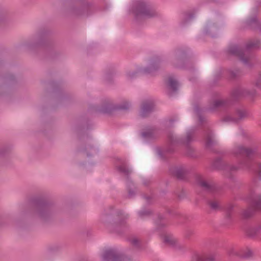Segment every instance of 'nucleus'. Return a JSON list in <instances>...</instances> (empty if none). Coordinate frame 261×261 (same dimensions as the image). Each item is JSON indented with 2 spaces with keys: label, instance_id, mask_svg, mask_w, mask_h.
I'll return each mask as SVG.
<instances>
[{
  "label": "nucleus",
  "instance_id": "f257e3e1",
  "mask_svg": "<svg viewBox=\"0 0 261 261\" xmlns=\"http://www.w3.org/2000/svg\"><path fill=\"white\" fill-rule=\"evenodd\" d=\"M256 148L247 147L242 145H236L232 149V153L236 156H240L244 158L240 164V166L225 164L224 171L233 172L240 168H246L254 173L261 179V163L253 160L257 154Z\"/></svg>",
  "mask_w": 261,
  "mask_h": 261
},
{
  "label": "nucleus",
  "instance_id": "f03ea898",
  "mask_svg": "<svg viewBox=\"0 0 261 261\" xmlns=\"http://www.w3.org/2000/svg\"><path fill=\"white\" fill-rule=\"evenodd\" d=\"M196 138L195 130L190 129L187 132L185 138H179L174 136L173 133H169L168 138L169 146L164 151V153H172L174 152V146L183 145L186 147V153L188 156L193 157L194 156V149L190 146V144L194 142Z\"/></svg>",
  "mask_w": 261,
  "mask_h": 261
},
{
  "label": "nucleus",
  "instance_id": "7ed1b4c3",
  "mask_svg": "<svg viewBox=\"0 0 261 261\" xmlns=\"http://www.w3.org/2000/svg\"><path fill=\"white\" fill-rule=\"evenodd\" d=\"M260 48V41L256 39L248 41L246 44L245 49H243L237 45H231L228 48V53L238 57L245 66L251 68L254 66V63L251 62V56L249 54V50L252 48Z\"/></svg>",
  "mask_w": 261,
  "mask_h": 261
},
{
  "label": "nucleus",
  "instance_id": "20e7f679",
  "mask_svg": "<svg viewBox=\"0 0 261 261\" xmlns=\"http://www.w3.org/2000/svg\"><path fill=\"white\" fill-rule=\"evenodd\" d=\"M113 208V206H110L109 210H105L101 218L102 222L105 223L111 218L113 221L112 227L116 229L125 226L127 216L124 214V212L121 210H117L114 212L112 211Z\"/></svg>",
  "mask_w": 261,
  "mask_h": 261
},
{
  "label": "nucleus",
  "instance_id": "39448f33",
  "mask_svg": "<svg viewBox=\"0 0 261 261\" xmlns=\"http://www.w3.org/2000/svg\"><path fill=\"white\" fill-rule=\"evenodd\" d=\"M33 202L35 206L37 215L41 221L46 222L51 218L53 212L50 204L42 198L34 199Z\"/></svg>",
  "mask_w": 261,
  "mask_h": 261
},
{
  "label": "nucleus",
  "instance_id": "423d86ee",
  "mask_svg": "<svg viewBox=\"0 0 261 261\" xmlns=\"http://www.w3.org/2000/svg\"><path fill=\"white\" fill-rule=\"evenodd\" d=\"M231 101L229 99H220L215 100L210 103L207 108L202 109H201L198 104L194 105V112L198 117L199 121L200 123H202L205 121L204 117L202 115V113L205 111H214L219 108H225L230 106Z\"/></svg>",
  "mask_w": 261,
  "mask_h": 261
},
{
  "label": "nucleus",
  "instance_id": "0eeeda50",
  "mask_svg": "<svg viewBox=\"0 0 261 261\" xmlns=\"http://www.w3.org/2000/svg\"><path fill=\"white\" fill-rule=\"evenodd\" d=\"M161 59L159 56H155L150 60V65L144 68H140L137 71L129 72L127 76L129 79H133L138 75L145 74L153 75L160 68Z\"/></svg>",
  "mask_w": 261,
  "mask_h": 261
},
{
  "label": "nucleus",
  "instance_id": "6e6552de",
  "mask_svg": "<svg viewBox=\"0 0 261 261\" xmlns=\"http://www.w3.org/2000/svg\"><path fill=\"white\" fill-rule=\"evenodd\" d=\"M133 10L137 17L151 18L157 16V13L150 5L142 1H137L134 3Z\"/></svg>",
  "mask_w": 261,
  "mask_h": 261
},
{
  "label": "nucleus",
  "instance_id": "1a4fd4ad",
  "mask_svg": "<svg viewBox=\"0 0 261 261\" xmlns=\"http://www.w3.org/2000/svg\"><path fill=\"white\" fill-rule=\"evenodd\" d=\"M130 104L127 101H124L121 104L114 105L110 100H105L102 104L99 112L110 114L115 111H126L130 107Z\"/></svg>",
  "mask_w": 261,
  "mask_h": 261
},
{
  "label": "nucleus",
  "instance_id": "9d476101",
  "mask_svg": "<svg viewBox=\"0 0 261 261\" xmlns=\"http://www.w3.org/2000/svg\"><path fill=\"white\" fill-rule=\"evenodd\" d=\"M195 179L198 186L206 192L216 193L220 190V188L214 181L206 179L200 175H196Z\"/></svg>",
  "mask_w": 261,
  "mask_h": 261
},
{
  "label": "nucleus",
  "instance_id": "9b49d317",
  "mask_svg": "<svg viewBox=\"0 0 261 261\" xmlns=\"http://www.w3.org/2000/svg\"><path fill=\"white\" fill-rule=\"evenodd\" d=\"M102 258L104 261H131L130 257H128L121 253L116 249H109L104 251L102 254Z\"/></svg>",
  "mask_w": 261,
  "mask_h": 261
},
{
  "label": "nucleus",
  "instance_id": "f8f14e48",
  "mask_svg": "<svg viewBox=\"0 0 261 261\" xmlns=\"http://www.w3.org/2000/svg\"><path fill=\"white\" fill-rule=\"evenodd\" d=\"M255 95V90H248L242 85L234 87L230 93L231 98L235 101L247 96L253 97Z\"/></svg>",
  "mask_w": 261,
  "mask_h": 261
},
{
  "label": "nucleus",
  "instance_id": "ddd939ff",
  "mask_svg": "<svg viewBox=\"0 0 261 261\" xmlns=\"http://www.w3.org/2000/svg\"><path fill=\"white\" fill-rule=\"evenodd\" d=\"M88 7L86 6H80L77 4H70L65 9L66 15L72 17H79L85 15Z\"/></svg>",
  "mask_w": 261,
  "mask_h": 261
},
{
  "label": "nucleus",
  "instance_id": "4468645a",
  "mask_svg": "<svg viewBox=\"0 0 261 261\" xmlns=\"http://www.w3.org/2000/svg\"><path fill=\"white\" fill-rule=\"evenodd\" d=\"M256 210L261 211V194L257 195L254 198L252 206H249L242 211V217L245 219L251 218L254 215Z\"/></svg>",
  "mask_w": 261,
  "mask_h": 261
},
{
  "label": "nucleus",
  "instance_id": "2eb2a0df",
  "mask_svg": "<svg viewBox=\"0 0 261 261\" xmlns=\"http://www.w3.org/2000/svg\"><path fill=\"white\" fill-rule=\"evenodd\" d=\"M249 113L246 109L244 108H237L236 110L234 116L226 115L223 118V121L225 122H232L237 123L240 121L248 117Z\"/></svg>",
  "mask_w": 261,
  "mask_h": 261
},
{
  "label": "nucleus",
  "instance_id": "dca6fc26",
  "mask_svg": "<svg viewBox=\"0 0 261 261\" xmlns=\"http://www.w3.org/2000/svg\"><path fill=\"white\" fill-rule=\"evenodd\" d=\"M170 171L177 179L185 180L188 179L191 169L185 165H179L170 168Z\"/></svg>",
  "mask_w": 261,
  "mask_h": 261
},
{
  "label": "nucleus",
  "instance_id": "f3484780",
  "mask_svg": "<svg viewBox=\"0 0 261 261\" xmlns=\"http://www.w3.org/2000/svg\"><path fill=\"white\" fill-rule=\"evenodd\" d=\"M154 103L153 100H147L143 102L140 112V116L142 118L147 117L154 109Z\"/></svg>",
  "mask_w": 261,
  "mask_h": 261
},
{
  "label": "nucleus",
  "instance_id": "a211bd4d",
  "mask_svg": "<svg viewBox=\"0 0 261 261\" xmlns=\"http://www.w3.org/2000/svg\"><path fill=\"white\" fill-rule=\"evenodd\" d=\"M186 57V51L181 48H178L175 51L174 59L172 62V65L176 67H179L181 66V64Z\"/></svg>",
  "mask_w": 261,
  "mask_h": 261
},
{
  "label": "nucleus",
  "instance_id": "6ab92c4d",
  "mask_svg": "<svg viewBox=\"0 0 261 261\" xmlns=\"http://www.w3.org/2000/svg\"><path fill=\"white\" fill-rule=\"evenodd\" d=\"M204 134L205 147L207 149H212L217 144V141L214 139V134L209 128L205 130Z\"/></svg>",
  "mask_w": 261,
  "mask_h": 261
},
{
  "label": "nucleus",
  "instance_id": "aec40b11",
  "mask_svg": "<svg viewBox=\"0 0 261 261\" xmlns=\"http://www.w3.org/2000/svg\"><path fill=\"white\" fill-rule=\"evenodd\" d=\"M141 136L147 140L153 139L156 137V130L154 127L147 128L141 133Z\"/></svg>",
  "mask_w": 261,
  "mask_h": 261
},
{
  "label": "nucleus",
  "instance_id": "412c9836",
  "mask_svg": "<svg viewBox=\"0 0 261 261\" xmlns=\"http://www.w3.org/2000/svg\"><path fill=\"white\" fill-rule=\"evenodd\" d=\"M246 24L250 29L261 31V23L258 21L256 16L248 19Z\"/></svg>",
  "mask_w": 261,
  "mask_h": 261
},
{
  "label": "nucleus",
  "instance_id": "4be33fe9",
  "mask_svg": "<svg viewBox=\"0 0 261 261\" xmlns=\"http://www.w3.org/2000/svg\"><path fill=\"white\" fill-rule=\"evenodd\" d=\"M261 227L257 226L255 227H250L246 230L247 236L250 238H254L260 232Z\"/></svg>",
  "mask_w": 261,
  "mask_h": 261
},
{
  "label": "nucleus",
  "instance_id": "5701e85b",
  "mask_svg": "<svg viewBox=\"0 0 261 261\" xmlns=\"http://www.w3.org/2000/svg\"><path fill=\"white\" fill-rule=\"evenodd\" d=\"M206 204L212 211H217L221 210L220 202L216 199H208Z\"/></svg>",
  "mask_w": 261,
  "mask_h": 261
},
{
  "label": "nucleus",
  "instance_id": "b1692460",
  "mask_svg": "<svg viewBox=\"0 0 261 261\" xmlns=\"http://www.w3.org/2000/svg\"><path fill=\"white\" fill-rule=\"evenodd\" d=\"M225 164L226 163L223 162L221 158H217L212 163V167L214 169L223 170Z\"/></svg>",
  "mask_w": 261,
  "mask_h": 261
},
{
  "label": "nucleus",
  "instance_id": "393cba45",
  "mask_svg": "<svg viewBox=\"0 0 261 261\" xmlns=\"http://www.w3.org/2000/svg\"><path fill=\"white\" fill-rule=\"evenodd\" d=\"M155 223L157 228L159 229L166 227L167 225V222L164 217L161 214L158 216L157 219L155 220Z\"/></svg>",
  "mask_w": 261,
  "mask_h": 261
},
{
  "label": "nucleus",
  "instance_id": "a878e982",
  "mask_svg": "<svg viewBox=\"0 0 261 261\" xmlns=\"http://www.w3.org/2000/svg\"><path fill=\"white\" fill-rule=\"evenodd\" d=\"M168 86L172 90V92H176L177 91L178 83L172 77H169L168 82Z\"/></svg>",
  "mask_w": 261,
  "mask_h": 261
},
{
  "label": "nucleus",
  "instance_id": "bb28decb",
  "mask_svg": "<svg viewBox=\"0 0 261 261\" xmlns=\"http://www.w3.org/2000/svg\"><path fill=\"white\" fill-rule=\"evenodd\" d=\"M130 244L134 247L139 249L141 247L140 240L136 237H132L128 239Z\"/></svg>",
  "mask_w": 261,
  "mask_h": 261
},
{
  "label": "nucleus",
  "instance_id": "cd10ccee",
  "mask_svg": "<svg viewBox=\"0 0 261 261\" xmlns=\"http://www.w3.org/2000/svg\"><path fill=\"white\" fill-rule=\"evenodd\" d=\"M121 165L118 167V170L121 173H124L125 175L128 176L131 171L127 168L124 162H121Z\"/></svg>",
  "mask_w": 261,
  "mask_h": 261
},
{
  "label": "nucleus",
  "instance_id": "c85d7f7f",
  "mask_svg": "<svg viewBox=\"0 0 261 261\" xmlns=\"http://www.w3.org/2000/svg\"><path fill=\"white\" fill-rule=\"evenodd\" d=\"M241 71L239 69L229 71V77L231 80H234L241 75Z\"/></svg>",
  "mask_w": 261,
  "mask_h": 261
},
{
  "label": "nucleus",
  "instance_id": "c756f323",
  "mask_svg": "<svg viewBox=\"0 0 261 261\" xmlns=\"http://www.w3.org/2000/svg\"><path fill=\"white\" fill-rule=\"evenodd\" d=\"M205 261H216L217 254L216 253H210L203 255Z\"/></svg>",
  "mask_w": 261,
  "mask_h": 261
},
{
  "label": "nucleus",
  "instance_id": "7c9ffc66",
  "mask_svg": "<svg viewBox=\"0 0 261 261\" xmlns=\"http://www.w3.org/2000/svg\"><path fill=\"white\" fill-rule=\"evenodd\" d=\"M127 187H128V196L129 198H132L135 195V192L134 190L130 187L131 186H134L133 182L131 180H129L128 177H127Z\"/></svg>",
  "mask_w": 261,
  "mask_h": 261
},
{
  "label": "nucleus",
  "instance_id": "2f4dec72",
  "mask_svg": "<svg viewBox=\"0 0 261 261\" xmlns=\"http://www.w3.org/2000/svg\"><path fill=\"white\" fill-rule=\"evenodd\" d=\"M233 207H234V206L232 204H230V203L228 204L226 206V207L225 208L226 218L227 219L230 220L231 219V213L232 212V211H233Z\"/></svg>",
  "mask_w": 261,
  "mask_h": 261
},
{
  "label": "nucleus",
  "instance_id": "473e14b6",
  "mask_svg": "<svg viewBox=\"0 0 261 261\" xmlns=\"http://www.w3.org/2000/svg\"><path fill=\"white\" fill-rule=\"evenodd\" d=\"M164 242L171 245H175L176 244V241L172 238L166 236L164 238Z\"/></svg>",
  "mask_w": 261,
  "mask_h": 261
},
{
  "label": "nucleus",
  "instance_id": "72a5a7b5",
  "mask_svg": "<svg viewBox=\"0 0 261 261\" xmlns=\"http://www.w3.org/2000/svg\"><path fill=\"white\" fill-rule=\"evenodd\" d=\"M176 194L179 200H182L186 198L187 196V193L184 189L181 190L180 192L176 193Z\"/></svg>",
  "mask_w": 261,
  "mask_h": 261
},
{
  "label": "nucleus",
  "instance_id": "f704fd0d",
  "mask_svg": "<svg viewBox=\"0 0 261 261\" xmlns=\"http://www.w3.org/2000/svg\"><path fill=\"white\" fill-rule=\"evenodd\" d=\"M139 217L141 218H144L146 216H148L151 214V211L149 210H142L139 212Z\"/></svg>",
  "mask_w": 261,
  "mask_h": 261
},
{
  "label": "nucleus",
  "instance_id": "c9c22d12",
  "mask_svg": "<svg viewBox=\"0 0 261 261\" xmlns=\"http://www.w3.org/2000/svg\"><path fill=\"white\" fill-rule=\"evenodd\" d=\"M192 261H205L203 255H200L198 254H195L192 258Z\"/></svg>",
  "mask_w": 261,
  "mask_h": 261
},
{
  "label": "nucleus",
  "instance_id": "e433bc0d",
  "mask_svg": "<svg viewBox=\"0 0 261 261\" xmlns=\"http://www.w3.org/2000/svg\"><path fill=\"white\" fill-rule=\"evenodd\" d=\"M194 230L193 229H188L186 230L185 232V237L187 239H189L190 238V237L191 236H192L193 235H194Z\"/></svg>",
  "mask_w": 261,
  "mask_h": 261
},
{
  "label": "nucleus",
  "instance_id": "4c0bfd02",
  "mask_svg": "<svg viewBox=\"0 0 261 261\" xmlns=\"http://www.w3.org/2000/svg\"><path fill=\"white\" fill-rule=\"evenodd\" d=\"M254 85L257 88H261V72L259 73L258 76L254 82Z\"/></svg>",
  "mask_w": 261,
  "mask_h": 261
},
{
  "label": "nucleus",
  "instance_id": "58836bf2",
  "mask_svg": "<svg viewBox=\"0 0 261 261\" xmlns=\"http://www.w3.org/2000/svg\"><path fill=\"white\" fill-rule=\"evenodd\" d=\"M252 251L248 249L245 253L241 254V257H242L243 258H249V257H251L252 256Z\"/></svg>",
  "mask_w": 261,
  "mask_h": 261
},
{
  "label": "nucleus",
  "instance_id": "ea45409f",
  "mask_svg": "<svg viewBox=\"0 0 261 261\" xmlns=\"http://www.w3.org/2000/svg\"><path fill=\"white\" fill-rule=\"evenodd\" d=\"M151 182V181L150 179H144L143 180V184L145 186H149Z\"/></svg>",
  "mask_w": 261,
  "mask_h": 261
},
{
  "label": "nucleus",
  "instance_id": "a19ab883",
  "mask_svg": "<svg viewBox=\"0 0 261 261\" xmlns=\"http://www.w3.org/2000/svg\"><path fill=\"white\" fill-rule=\"evenodd\" d=\"M6 80L8 82H11L15 80V77L13 75H10L5 77Z\"/></svg>",
  "mask_w": 261,
  "mask_h": 261
},
{
  "label": "nucleus",
  "instance_id": "79ce46f5",
  "mask_svg": "<svg viewBox=\"0 0 261 261\" xmlns=\"http://www.w3.org/2000/svg\"><path fill=\"white\" fill-rule=\"evenodd\" d=\"M88 149L91 150L92 151V153H96L97 152L96 149L92 146L86 148V151H87Z\"/></svg>",
  "mask_w": 261,
  "mask_h": 261
},
{
  "label": "nucleus",
  "instance_id": "37998d69",
  "mask_svg": "<svg viewBox=\"0 0 261 261\" xmlns=\"http://www.w3.org/2000/svg\"><path fill=\"white\" fill-rule=\"evenodd\" d=\"M5 18V14L3 12H0V22L4 20Z\"/></svg>",
  "mask_w": 261,
  "mask_h": 261
},
{
  "label": "nucleus",
  "instance_id": "c03bdc74",
  "mask_svg": "<svg viewBox=\"0 0 261 261\" xmlns=\"http://www.w3.org/2000/svg\"><path fill=\"white\" fill-rule=\"evenodd\" d=\"M228 253H229V255H234V254L238 255V253L237 252H234V251L233 249L230 250L229 251Z\"/></svg>",
  "mask_w": 261,
  "mask_h": 261
},
{
  "label": "nucleus",
  "instance_id": "a18cd8bd",
  "mask_svg": "<svg viewBox=\"0 0 261 261\" xmlns=\"http://www.w3.org/2000/svg\"><path fill=\"white\" fill-rule=\"evenodd\" d=\"M5 151V148H0V155H3V154H4Z\"/></svg>",
  "mask_w": 261,
  "mask_h": 261
},
{
  "label": "nucleus",
  "instance_id": "49530a36",
  "mask_svg": "<svg viewBox=\"0 0 261 261\" xmlns=\"http://www.w3.org/2000/svg\"><path fill=\"white\" fill-rule=\"evenodd\" d=\"M158 154L162 157L163 156V151L161 149H159L158 151Z\"/></svg>",
  "mask_w": 261,
  "mask_h": 261
},
{
  "label": "nucleus",
  "instance_id": "de8ad7c7",
  "mask_svg": "<svg viewBox=\"0 0 261 261\" xmlns=\"http://www.w3.org/2000/svg\"><path fill=\"white\" fill-rule=\"evenodd\" d=\"M175 121V119H169V122L170 123H171V124H172Z\"/></svg>",
  "mask_w": 261,
  "mask_h": 261
},
{
  "label": "nucleus",
  "instance_id": "09e8293b",
  "mask_svg": "<svg viewBox=\"0 0 261 261\" xmlns=\"http://www.w3.org/2000/svg\"><path fill=\"white\" fill-rule=\"evenodd\" d=\"M144 198L146 199L147 201L148 202L149 199L150 198L149 196H145Z\"/></svg>",
  "mask_w": 261,
  "mask_h": 261
},
{
  "label": "nucleus",
  "instance_id": "8fccbe9b",
  "mask_svg": "<svg viewBox=\"0 0 261 261\" xmlns=\"http://www.w3.org/2000/svg\"><path fill=\"white\" fill-rule=\"evenodd\" d=\"M87 155L88 156H90L92 155V154H91L89 152H88V151H87Z\"/></svg>",
  "mask_w": 261,
  "mask_h": 261
},
{
  "label": "nucleus",
  "instance_id": "3c124183",
  "mask_svg": "<svg viewBox=\"0 0 261 261\" xmlns=\"http://www.w3.org/2000/svg\"><path fill=\"white\" fill-rule=\"evenodd\" d=\"M2 225H3V224L2 222V220H1V219H0V226H2Z\"/></svg>",
  "mask_w": 261,
  "mask_h": 261
},
{
  "label": "nucleus",
  "instance_id": "603ef678",
  "mask_svg": "<svg viewBox=\"0 0 261 261\" xmlns=\"http://www.w3.org/2000/svg\"><path fill=\"white\" fill-rule=\"evenodd\" d=\"M193 17V15H191V16H190V18H192Z\"/></svg>",
  "mask_w": 261,
  "mask_h": 261
},
{
  "label": "nucleus",
  "instance_id": "864d4df0",
  "mask_svg": "<svg viewBox=\"0 0 261 261\" xmlns=\"http://www.w3.org/2000/svg\"><path fill=\"white\" fill-rule=\"evenodd\" d=\"M169 95L170 96H171V95H172V93H169Z\"/></svg>",
  "mask_w": 261,
  "mask_h": 261
}]
</instances>
